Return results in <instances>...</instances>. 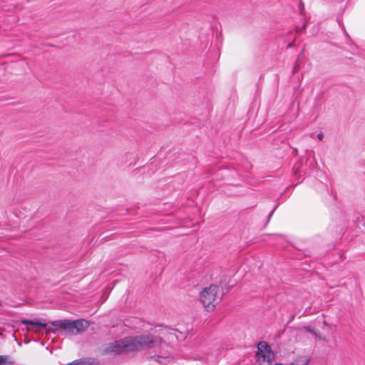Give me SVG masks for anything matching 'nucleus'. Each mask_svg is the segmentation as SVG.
<instances>
[{
  "label": "nucleus",
  "mask_w": 365,
  "mask_h": 365,
  "mask_svg": "<svg viewBox=\"0 0 365 365\" xmlns=\"http://www.w3.org/2000/svg\"><path fill=\"white\" fill-rule=\"evenodd\" d=\"M162 339L153 335H141L125 337L110 343L106 349L107 353L121 354L140 349L153 348L160 344Z\"/></svg>",
  "instance_id": "nucleus-1"
},
{
  "label": "nucleus",
  "mask_w": 365,
  "mask_h": 365,
  "mask_svg": "<svg viewBox=\"0 0 365 365\" xmlns=\"http://www.w3.org/2000/svg\"><path fill=\"white\" fill-rule=\"evenodd\" d=\"M51 324L56 328L65 330L68 333L78 334L86 331L89 327L88 321L80 319L74 321L60 319L51 321Z\"/></svg>",
  "instance_id": "nucleus-2"
},
{
  "label": "nucleus",
  "mask_w": 365,
  "mask_h": 365,
  "mask_svg": "<svg viewBox=\"0 0 365 365\" xmlns=\"http://www.w3.org/2000/svg\"><path fill=\"white\" fill-rule=\"evenodd\" d=\"M218 287L211 284L205 287L200 294V299L207 311H212L217 303Z\"/></svg>",
  "instance_id": "nucleus-3"
},
{
  "label": "nucleus",
  "mask_w": 365,
  "mask_h": 365,
  "mask_svg": "<svg viewBox=\"0 0 365 365\" xmlns=\"http://www.w3.org/2000/svg\"><path fill=\"white\" fill-rule=\"evenodd\" d=\"M274 357V354L272 351L270 346L266 341H260L258 343L256 361L259 365H271Z\"/></svg>",
  "instance_id": "nucleus-4"
},
{
  "label": "nucleus",
  "mask_w": 365,
  "mask_h": 365,
  "mask_svg": "<svg viewBox=\"0 0 365 365\" xmlns=\"http://www.w3.org/2000/svg\"><path fill=\"white\" fill-rule=\"evenodd\" d=\"M21 324L25 325H31L34 327H41V328H46L48 323L45 322L44 320L41 319H23L21 321ZM51 324V322H49Z\"/></svg>",
  "instance_id": "nucleus-5"
},
{
  "label": "nucleus",
  "mask_w": 365,
  "mask_h": 365,
  "mask_svg": "<svg viewBox=\"0 0 365 365\" xmlns=\"http://www.w3.org/2000/svg\"><path fill=\"white\" fill-rule=\"evenodd\" d=\"M14 363L12 358L8 355H0L1 365H12Z\"/></svg>",
  "instance_id": "nucleus-6"
},
{
  "label": "nucleus",
  "mask_w": 365,
  "mask_h": 365,
  "mask_svg": "<svg viewBox=\"0 0 365 365\" xmlns=\"http://www.w3.org/2000/svg\"><path fill=\"white\" fill-rule=\"evenodd\" d=\"M205 360H206L210 365H215L217 361V354H209L205 356Z\"/></svg>",
  "instance_id": "nucleus-7"
},
{
  "label": "nucleus",
  "mask_w": 365,
  "mask_h": 365,
  "mask_svg": "<svg viewBox=\"0 0 365 365\" xmlns=\"http://www.w3.org/2000/svg\"><path fill=\"white\" fill-rule=\"evenodd\" d=\"M77 361L80 363L79 365H94L96 362V359L92 358L77 359Z\"/></svg>",
  "instance_id": "nucleus-8"
},
{
  "label": "nucleus",
  "mask_w": 365,
  "mask_h": 365,
  "mask_svg": "<svg viewBox=\"0 0 365 365\" xmlns=\"http://www.w3.org/2000/svg\"><path fill=\"white\" fill-rule=\"evenodd\" d=\"M355 223L356 224V226L359 227V228L361 227V226L364 227L365 226V218H364V217L362 216V215L357 216L356 220H355Z\"/></svg>",
  "instance_id": "nucleus-9"
},
{
  "label": "nucleus",
  "mask_w": 365,
  "mask_h": 365,
  "mask_svg": "<svg viewBox=\"0 0 365 365\" xmlns=\"http://www.w3.org/2000/svg\"><path fill=\"white\" fill-rule=\"evenodd\" d=\"M303 329L306 331L311 333L312 335H317V332L309 326H304Z\"/></svg>",
  "instance_id": "nucleus-10"
},
{
  "label": "nucleus",
  "mask_w": 365,
  "mask_h": 365,
  "mask_svg": "<svg viewBox=\"0 0 365 365\" xmlns=\"http://www.w3.org/2000/svg\"><path fill=\"white\" fill-rule=\"evenodd\" d=\"M277 205H275L273 207V209L272 210V211L269 212L268 217H267V222H266V225L268 224L269 221L270 220L274 212L275 211V210L277 209Z\"/></svg>",
  "instance_id": "nucleus-11"
},
{
  "label": "nucleus",
  "mask_w": 365,
  "mask_h": 365,
  "mask_svg": "<svg viewBox=\"0 0 365 365\" xmlns=\"http://www.w3.org/2000/svg\"><path fill=\"white\" fill-rule=\"evenodd\" d=\"M179 333H180V336H178L177 334H175V336L176 339L178 341L185 338V336L182 332H179Z\"/></svg>",
  "instance_id": "nucleus-12"
},
{
  "label": "nucleus",
  "mask_w": 365,
  "mask_h": 365,
  "mask_svg": "<svg viewBox=\"0 0 365 365\" xmlns=\"http://www.w3.org/2000/svg\"><path fill=\"white\" fill-rule=\"evenodd\" d=\"M324 138V134L320 133L317 135V138L319 140H322Z\"/></svg>",
  "instance_id": "nucleus-13"
},
{
  "label": "nucleus",
  "mask_w": 365,
  "mask_h": 365,
  "mask_svg": "<svg viewBox=\"0 0 365 365\" xmlns=\"http://www.w3.org/2000/svg\"><path fill=\"white\" fill-rule=\"evenodd\" d=\"M299 8L301 13H302V11L304 9V4L302 2H300Z\"/></svg>",
  "instance_id": "nucleus-14"
},
{
  "label": "nucleus",
  "mask_w": 365,
  "mask_h": 365,
  "mask_svg": "<svg viewBox=\"0 0 365 365\" xmlns=\"http://www.w3.org/2000/svg\"><path fill=\"white\" fill-rule=\"evenodd\" d=\"M314 336L315 337L319 338V339H324V337H322V336H321V334H319V333H317V335H314Z\"/></svg>",
  "instance_id": "nucleus-15"
},
{
  "label": "nucleus",
  "mask_w": 365,
  "mask_h": 365,
  "mask_svg": "<svg viewBox=\"0 0 365 365\" xmlns=\"http://www.w3.org/2000/svg\"><path fill=\"white\" fill-rule=\"evenodd\" d=\"M292 153H293L294 155H297V153H298L297 149L296 148H292Z\"/></svg>",
  "instance_id": "nucleus-16"
},
{
  "label": "nucleus",
  "mask_w": 365,
  "mask_h": 365,
  "mask_svg": "<svg viewBox=\"0 0 365 365\" xmlns=\"http://www.w3.org/2000/svg\"><path fill=\"white\" fill-rule=\"evenodd\" d=\"M292 365H307V364L304 363V364H299V363H292Z\"/></svg>",
  "instance_id": "nucleus-17"
},
{
  "label": "nucleus",
  "mask_w": 365,
  "mask_h": 365,
  "mask_svg": "<svg viewBox=\"0 0 365 365\" xmlns=\"http://www.w3.org/2000/svg\"><path fill=\"white\" fill-rule=\"evenodd\" d=\"M158 359H165V358L160 356H158Z\"/></svg>",
  "instance_id": "nucleus-18"
},
{
  "label": "nucleus",
  "mask_w": 365,
  "mask_h": 365,
  "mask_svg": "<svg viewBox=\"0 0 365 365\" xmlns=\"http://www.w3.org/2000/svg\"><path fill=\"white\" fill-rule=\"evenodd\" d=\"M288 46H289V47H292V46H293V43H289L288 44Z\"/></svg>",
  "instance_id": "nucleus-19"
},
{
  "label": "nucleus",
  "mask_w": 365,
  "mask_h": 365,
  "mask_svg": "<svg viewBox=\"0 0 365 365\" xmlns=\"http://www.w3.org/2000/svg\"><path fill=\"white\" fill-rule=\"evenodd\" d=\"M305 28H306V24H304V25L302 26V29H305Z\"/></svg>",
  "instance_id": "nucleus-20"
},
{
  "label": "nucleus",
  "mask_w": 365,
  "mask_h": 365,
  "mask_svg": "<svg viewBox=\"0 0 365 365\" xmlns=\"http://www.w3.org/2000/svg\"><path fill=\"white\" fill-rule=\"evenodd\" d=\"M343 30L344 31V33L346 36H348L347 33H346V31H345L344 28H343Z\"/></svg>",
  "instance_id": "nucleus-21"
},
{
  "label": "nucleus",
  "mask_w": 365,
  "mask_h": 365,
  "mask_svg": "<svg viewBox=\"0 0 365 365\" xmlns=\"http://www.w3.org/2000/svg\"><path fill=\"white\" fill-rule=\"evenodd\" d=\"M50 331H51L50 329H48L46 331V333H48V332H50Z\"/></svg>",
  "instance_id": "nucleus-22"
},
{
  "label": "nucleus",
  "mask_w": 365,
  "mask_h": 365,
  "mask_svg": "<svg viewBox=\"0 0 365 365\" xmlns=\"http://www.w3.org/2000/svg\"><path fill=\"white\" fill-rule=\"evenodd\" d=\"M274 365H283V364H281V363H277V364H274Z\"/></svg>",
  "instance_id": "nucleus-23"
}]
</instances>
